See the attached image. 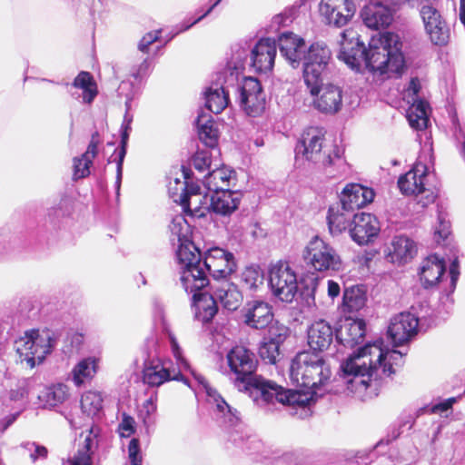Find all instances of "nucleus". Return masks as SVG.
<instances>
[{
	"mask_svg": "<svg viewBox=\"0 0 465 465\" xmlns=\"http://www.w3.org/2000/svg\"><path fill=\"white\" fill-rule=\"evenodd\" d=\"M381 340L368 343L358 350L341 366L347 389L365 401L378 394L380 381L395 372L393 366L403 363V353L384 350Z\"/></svg>",
	"mask_w": 465,
	"mask_h": 465,
	"instance_id": "f257e3e1",
	"label": "nucleus"
},
{
	"mask_svg": "<svg viewBox=\"0 0 465 465\" xmlns=\"http://www.w3.org/2000/svg\"><path fill=\"white\" fill-rule=\"evenodd\" d=\"M229 376L233 386L248 394L257 405L280 403L304 405L310 400L307 394L282 388L274 381L255 373L258 361L255 354L244 346H235L227 355Z\"/></svg>",
	"mask_w": 465,
	"mask_h": 465,
	"instance_id": "f03ea898",
	"label": "nucleus"
},
{
	"mask_svg": "<svg viewBox=\"0 0 465 465\" xmlns=\"http://www.w3.org/2000/svg\"><path fill=\"white\" fill-rule=\"evenodd\" d=\"M181 270V282L185 292H193L209 285L208 274L213 280H227L236 272L237 262L232 252L211 247L202 254L193 243L183 246L177 253Z\"/></svg>",
	"mask_w": 465,
	"mask_h": 465,
	"instance_id": "7ed1b4c3",
	"label": "nucleus"
},
{
	"mask_svg": "<svg viewBox=\"0 0 465 465\" xmlns=\"http://www.w3.org/2000/svg\"><path fill=\"white\" fill-rule=\"evenodd\" d=\"M331 377V369L319 354L303 351L292 359L290 366V378L292 383L299 387L311 390V391H299V393L307 394L310 400L304 405L282 403L295 410L293 414L300 418L307 416L313 394H316V389L322 385ZM294 391L293 390H292Z\"/></svg>",
	"mask_w": 465,
	"mask_h": 465,
	"instance_id": "20e7f679",
	"label": "nucleus"
},
{
	"mask_svg": "<svg viewBox=\"0 0 465 465\" xmlns=\"http://www.w3.org/2000/svg\"><path fill=\"white\" fill-rule=\"evenodd\" d=\"M172 353L175 360H161L156 351V343L152 341L148 349L143 352V381L149 387H159L169 381H182L191 386L183 375V370H189L190 364L183 355V351L173 334H169Z\"/></svg>",
	"mask_w": 465,
	"mask_h": 465,
	"instance_id": "39448f33",
	"label": "nucleus"
},
{
	"mask_svg": "<svg viewBox=\"0 0 465 465\" xmlns=\"http://www.w3.org/2000/svg\"><path fill=\"white\" fill-rule=\"evenodd\" d=\"M324 132L322 128L311 126L305 129L295 146L296 161H308L321 164L327 175L336 177L348 170V164L342 157V151L334 146L331 151L322 152Z\"/></svg>",
	"mask_w": 465,
	"mask_h": 465,
	"instance_id": "423d86ee",
	"label": "nucleus"
},
{
	"mask_svg": "<svg viewBox=\"0 0 465 465\" xmlns=\"http://www.w3.org/2000/svg\"><path fill=\"white\" fill-rule=\"evenodd\" d=\"M402 43L397 34L386 32L372 36L366 49L364 64L371 73L399 74L403 68Z\"/></svg>",
	"mask_w": 465,
	"mask_h": 465,
	"instance_id": "0eeeda50",
	"label": "nucleus"
},
{
	"mask_svg": "<svg viewBox=\"0 0 465 465\" xmlns=\"http://www.w3.org/2000/svg\"><path fill=\"white\" fill-rule=\"evenodd\" d=\"M55 333L48 329H32L25 331L15 341V350L18 354L21 364L29 369L44 362L56 345Z\"/></svg>",
	"mask_w": 465,
	"mask_h": 465,
	"instance_id": "6e6552de",
	"label": "nucleus"
},
{
	"mask_svg": "<svg viewBox=\"0 0 465 465\" xmlns=\"http://www.w3.org/2000/svg\"><path fill=\"white\" fill-rule=\"evenodd\" d=\"M303 260L317 272H337L341 260L335 249L318 236L312 238L303 252Z\"/></svg>",
	"mask_w": 465,
	"mask_h": 465,
	"instance_id": "1a4fd4ad",
	"label": "nucleus"
},
{
	"mask_svg": "<svg viewBox=\"0 0 465 465\" xmlns=\"http://www.w3.org/2000/svg\"><path fill=\"white\" fill-rule=\"evenodd\" d=\"M269 285L280 301L292 302L298 292L297 275L290 262L279 261L269 271Z\"/></svg>",
	"mask_w": 465,
	"mask_h": 465,
	"instance_id": "9d476101",
	"label": "nucleus"
},
{
	"mask_svg": "<svg viewBox=\"0 0 465 465\" xmlns=\"http://www.w3.org/2000/svg\"><path fill=\"white\" fill-rule=\"evenodd\" d=\"M313 97V107L326 114L338 113L342 106V89L333 84H322V78L312 83H305Z\"/></svg>",
	"mask_w": 465,
	"mask_h": 465,
	"instance_id": "9b49d317",
	"label": "nucleus"
},
{
	"mask_svg": "<svg viewBox=\"0 0 465 465\" xmlns=\"http://www.w3.org/2000/svg\"><path fill=\"white\" fill-rule=\"evenodd\" d=\"M428 167L426 164L417 162L413 167L398 179V187L404 195H424L419 203L422 207L434 202V195L426 188Z\"/></svg>",
	"mask_w": 465,
	"mask_h": 465,
	"instance_id": "f8f14e48",
	"label": "nucleus"
},
{
	"mask_svg": "<svg viewBox=\"0 0 465 465\" xmlns=\"http://www.w3.org/2000/svg\"><path fill=\"white\" fill-rule=\"evenodd\" d=\"M241 108L252 117L260 115L265 109V95L260 82L253 77H244L236 87Z\"/></svg>",
	"mask_w": 465,
	"mask_h": 465,
	"instance_id": "ddd939ff",
	"label": "nucleus"
},
{
	"mask_svg": "<svg viewBox=\"0 0 465 465\" xmlns=\"http://www.w3.org/2000/svg\"><path fill=\"white\" fill-rule=\"evenodd\" d=\"M331 59V49L323 42H316L307 48L303 64L304 83H312L321 79Z\"/></svg>",
	"mask_w": 465,
	"mask_h": 465,
	"instance_id": "4468645a",
	"label": "nucleus"
},
{
	"mask_svg": "<svg viewBox=\"0 0 465 465\" xmlns=\"http://www.w3.org/2000/svg\"><path fill=\"white\" fill-rule=\"evenodd\" d=\"M356 11L354 0H321L319 15L322 21L335 27L346 25Z\"/></svg>",
	"mask_w": 465,
	"mask_h": 465,
	"instance_id": "2eb2a0df",
	"label": "nucleus"
},
{
	"mask_svg": "<svg viewBox=\"0 0 465 465\" xmlns=\"http://www.w3.org/2000/svg\"><path fill=\"white\" fill-rule=\"evenodd\" d=\"M424 315L418 316L411 312H401L391 318L388 327V334L394 346H400L409 341L417 334L420 322Z\"/></svg>",
	"mask_w": 465,
	"mask_h": 465,
	"instance_id": "dca6fc26",
	"label": "nucleus"
},
{
	"mask_svg": "<svg viewBox=\"0 0 465 465\" xmlns=\"http://www.w3.org/2000/svg\"><path fill=\"white\" fill-rule=\"evenodd\" d=\"M340 46L338 58L352 70H360L364 63L366 47L352 30L341 33Z\"/></svg>",
	"mask_w": 465,
	"mask_h": 465,
	"instance_id": "f3484780",
	"label": "nucleus"
},
{
	"mask_svg": "<svg viewBox=\"0 0 465 465\" xmlns=\"http://www.w3.org/2000/svg\"><path fill=\"white\" fill-rule=\"evenodd\" d=\"M183 371H189L195 381L203 386L204 389L210 402L215 405V413L221 422L230 427L236 426L239 422V417L237 411L232 408L224 401V399L217 392V391L212 388L205 378L194 371L191 367L189 370H183Z\"/></svg>",
	"mask_w": 465,
	"mask_h": 465,
	"instance_id": "a211bd4d",
	"label": "nucleus"
},
{
	"mask_svg": "<svg viewBox=\"0 0 465 465\" xmlns=\"http://www.w3.org/2000/svg\"><path fill=\"white\" fill-rule=\"evenodd\" d=\"M420 13L430 41L437 45L447 44L450 29L433 4L423 5Z\"/></svg>",
	"mask_w": 465,
	"mask_h": 465,
	"instance_id": "6ab92c4d",
	"label": "nucleus"
},
{
	"mask_svg": "<svg viewBox=\"0 0 465 465\" xmlns=\"http://www.w3.org/2000/svg\"><path fill=\"white\" fill-rule=\"evenodd\" d=\"M242 67V63H233L235 74H238V70ZM234 80H237V75L234 76V73L231 72L230 77L224 80L223 84L219 85L215 84L206 89L204 93L205 106L210 112L216 114H220L228 105L230 87H233L232 84Z\"/></svg>",
	"mask_w": 465,
	"mask_h": 465,
	"instance_id": "aec40b11",
	"label": "nucleus"
},
{
	"mask_svg": "<svg viewBox=\"0 0 465 465\" xmlns=\"http://www.w3.org/2000/svg\"><path fill=\"white\" fill-rule=\"evenodd\" d=\"M380 223L377 218L366 213H355L352 216L350 236L359 245L368 244L376 238L380 232Z\"/></svg>",
	"mask_w": 465,
	"mask_h": 465,
	"instance_id": "412c9836",
	"label": "nucleus"
},
{
	"mask_svg": "<svg viewBox=\"0 0 465 465\" xmlns=\"http://www.w3.org/2000/svg\"><path fill=\"white\" fill-rule=\"evenodd\" d=\"M281 55L293 68L300 66L307 50L305 41L292 32L282 33L278 38Z\"/></svg>",
	"mask_w": 465,
	"mask_h": 465,
	"instance_id": "4be33fe9",
	"label": "nucleus"
},
{
	"mask_svg": "<svg viewBox=\"0 0 465 465\" xmlns=\"http://www.w3.org/2000/svg\"><path fill=\"white\" fill-rule=\"evenodd\" d=\"M385 0L381 2L370 3L361 11V18L364 25L371 29L388 27L393 21L395 9Z\"/></svg>",
	"mask_w": 465,
	"mask_h": 465,
	"instance_id": "5701e85b",
	"label": "nucleus"
},
{
	"mask_svg": "<svg viewBox=\"0 0 465 465\" xmlns=\"http://www.w3.org/2000/svg\"><path fill=\"white\" fill-rule=\"evenodd\" d=\"M243 322L252 329H263L273 319L272 306L260 300L249 301L242 309Z\"/></svg>",
	"mask_w": 465,
	"mask_h": 465,
	"instance_id": "b1692460",
	"label": "nucleus"
},
{
	"mask_svg": "<svg viewBox=\"0 0 465 465\" xmlns=\"http://www.w3.org/2000/svg\"><path fill=\"white\" fill-rule=\"evenodd\" d=\"M277 45L271 38L257 42L251 52V65L258 73L270 72L274 65Z\"/></svg>",
	"mask_w": 465,
	"mask_h": 465,
	"instance_id": "393cba45",
	"label": "nucleus"
},
{
	"mask_svg": "<svg viewBox=\"0 0 465 465\" xmlns=\"http://www.w3.org/2000/svg\"><path fill=\"white\" fill-rule=\"evenodd\" d=\"M374 195V192L371 188L359 183L347 184L340 196L341 209L346 212H353L355 209L362 208L373 201Z\"/></svg>",
	"mask_w": 465,
	"mask_h": 465,
	"instance_id": "a878e982",
	"label": "nucleus"
},
{
	"mask_svg": "<svg viewBox=\"0 0 465 465\" xmlns=\"http://www.w3.org/2000/svg\"><path fill=\"white\" fill-rule=\"evenodd\" d=\"M386 259L397 264L410 262L417 252V247L413 240L406 235H396L387 244L385 250Z\"/></svg>",
	"mask_w": 465,
	"mask_h": 465,
	"instance_id": "bb28decb",
	"label": "nucleus"
},
{
	"mask_svg": "<svg viewBox=\"0 0 465 465\" xmlns=\"http://www.w3.org/2000/svg\"><path fill=\"white\" fill-rule=\"evenodd\" d=\"M242 193L230 189L218 190L213 192L210 198V204L204 210L211 209L213 213L221 215H230L239 206Z\"/></svg>",
	"mask_w": 465,
	"mask_h": 465,
	"instance_id": "cd10ccee",
	"label": "nucleus"
},
{
	"mask_svg": "<svg viewBox=\"0 0 465 465\" xmlns=\"http://www.w3.org/2000/svg\"><path fill=\"white\" fill-rule=\"evenodd\" d=\"M183 175L186 183V204H183V209L186 213L193 215L202 216L204 215V205L207 204V193L202 191L201 186L197 183L189 182V171L183 167Z\"/></svg>",
	"mask_w": 465,
	"mask_h": 465,
	"instance_id": "c85d7f7f",
	"label": "nucleus"
},
{
	"mask_svg": "<svg viewBox=\"0 0 465 465\" xmlns=\"http://www.w3.org/2000/svg\"><path fill=\"white\" fill-rule=\"evenodd\" d=\"M308 343L313 351L327 350L335 336V331L329 322L319 320L311 324L308 329Z\"/></svg>",
	"mask_w": 465,
	"mask_h": 465,
	"instance_id": "c756f323",
	"label": "nucleus"
},
{
	"mask_svg": "<svg viewBox=\"0 0 465 465\" xmlns=\"http://www.w3.org/2000/svg\"><path fill=\"white\" fill-rule=\"evenodd\" d=\"M366 331L365 322L361 319H346L335 331L337 341L345 346L353 347L362 341Z\"/></svg>",
	"mask_w": 465,
	"mask_h": 465,
	"instance_id": "7c9ffc66",
	"label": "nucleus"
},
{
	"mask_svg": "<svg viewBox=\"0 0 465 465\" xmlns=\"http://www.w3.org/2000/svg\"><path fill=\"white\" fill-rule=\"evenodd\" d=\"M203 289L193 292H186L192 293L193 306L195 309V317L203 323L210 322L218 312L217 301L214 295L202 292Z\"/></svg>",
	"mask_w": 465,
	"mask_h": 465,
	"instance_id": "2f4dec72",
	"label": "nucleus"
},
{
	"mask_svg": "<svg viewBox=\"0 0 465 465\" xmlns=\"http://www.w3.org/2000/svg\"><path fill=\"white\" fill-rule=\"evenodd\" d=\"M97 434L93 429L81 433L79 448L76 453L70 458L69 465H92V455L98 447Z\"/></svg>",
	"mask_w": 465,
	"mask_h": 465,
	"instance_id": "473e14b6",
	"label": "nucleus"
},
{
	"mask_svg": "<svg viewBox=\"0 0 465 465\" xmlns=\"http://www.w3.org/2000/svg\"><path fill=\"white\" fill-rule=\"evenodd\" d=\"M445 263L442 259L432 254L428 256L420 269V278L425 288L435 285L445 272Z\"/></svg>",
	"mask_w": 465,
	"mask_h": 465,
	"instance_id": "72a5a7b5",
	"label": "nucleus"
},
{
	"mask_svg": "<svg viewBox=\"0 0 465 465\" xmlns=\"http://www.w3.org/2000/svg\"><path fill=\"white\" fill-rule=\"evenodd\" d=\"M213 295L223 308L234 312L240 308L242 303L243 296L238 287L232 283L226 282L222 286L215 288Z\"/></svg>",
	"mask_w": 465,
	"mask_h": 465,
	"instance_id": "f704fd0d",
	"label": "nucleus"
},
{
	"mask_svg": "<svg viewBox=\"0 0 465 465\" xmlns=\"http://www.w3.org/2000/svg\"><path fill=\"white\" fill-rule=\"evenodd\" d=\"M72 86L82 90V94L72 93L74 99H82L83 104H91L98 94L97 84L93 75L86 71L80 72L72 83Z\"/></svg>",
	"mask_w": 465,
	"mask_h": 465,
	"instance_id": "c9c22d12",
	"label": "nucleus"
},
{
	"mask_svg": "<svg viewBox=\"0 0 465 465\" xmlns=\"http://www.w3.org/2000/svg\"><path fill=\"white\" fill-rule=\"evenodd\" d=\"M70 396L69 388L64 383L53 384L45 388L38 395L39 405L45 409H54L62 405Z\"/></svg>",
	"mask_w": 465,
	"mask_h": 465,
	"instance_id": "e433bc0d",
	"label": "nucleus"
},
{
	"mask_svg": "<svg viewBox=\"0 0 465 465\" xmlns=\"http://www.w3.org/2000/svg\"><path fill=\"white\" fill-rule=\"evenodd\" d=\"M199 139L208 147L213 148L218 142V129L211 114L201 112L196 120Z\"/></svg>",
	"mask_w": 465,
	"mask_h": 465,
	"instance_id": "4c0bfd02",
	"label": "nucleus"
},
{
	"mask_svg": "<svg viewBox=\"0 0 465 465\" xmlns=\"http://www.w3.org/2000/svg\"><path fill=\"white\" fill-rule=\"evenodd\" d=\"M234 172L226 168H216L209 171L203 178V184L207 192L229 189L230 181Z\"/></svg>",
	"mask_w": 465,
	"mask_h": 465,
	"instance_id": "58836bf2",
	"label": "nucleus"
},
{
	"mask_svg": "<svg viewBox=\"0 0 465 465\" xmlns=\"http://www.w3.org/2000/svg\"><path fill=\"white\" fill-rule=\"evenodd\" d=\"M169 230L171 232V241L173 244L175 245L177 243L178 245L176 254L183 246H187L189 243H193L188 239L190 226L182 214H177L173 218L169 225Z\"/></svg>",
	"mask_w": 465,
	"mask_h": 465,
	"instance_id": "ea45409f",
	"label": "nucleus"
},
{
	"mask_svg": "<svg viewBox=\"0 0 465 465\" xmlns=\"http://www.w3.org/2000/svg\"><path fill=\"white\" fill-rule=\"evenodd\" d=\"M98 359L87 357L81 360L73 369V381L76 386H81L85 381L91 380L96 373Z\"/></svg>",
	"mask_w": 465,
	"mask_h": 465,
	"instance_id": "a19ab883",
	"label": "nucleus"
},
{
	"mask_svg": "<svg viewBox=\"0 0 465 465\" xmlns=\"http://www.w3.org/2000/svg\"><path fill=\"white\" fill-rule=\"evenodd\" d=\"M366 292L362 286H351L344 290L342 305L347 312H358L365 306Z\"/></svg>",
	"mask_w": 465,
	"mask_h": 465,
	"instance_id": "79ce46f5",
	"label": "nucleus"
},
{
	"mask_svg": "<svg viewBox=\"0 0 465 465\" xmlns=\"http://www.w3.org/2000/svg\"><path fill=\"white\" fill-rule=\"evenodd\" d=\"M97 153V143L92 141L87 150L80 157L74 158V179H81L89 175L90 166Z\"/></svg>",
	"mask_w": 465,
	"mask_h": 465,
	"instance_id": "37998d69",
	"label": "nucleus"
},
{
	"mask_svg": "<svg viewBox=\"0 0 465 465\" xmlns=\"http://www.w3.org/2000/svg\"><path fill=\"white\" fill-rule=\"evenodd\" d=\"M428 107L429 104L425 101L413 99V104L407 112V118L412 128L422 130L427 127L429 122Z\"/></svg>",
	"mask_w": 465,
	"mask_h": 465,
	"instance_id": "c03bdc74",
	"label": "nucleus"
},
{
	"mask_svg": "<svg viewBox=\"0 0 465 465\" xmlns=\"http://www.w3.org/2000/svg\"><path fill=\"white\" fill-rule=\"evenodd\" d=\"M351 212H346L341 209V212L333 207H330L328 211V227L331 234L337 235L346 229L350 230L351 223Z\"/></svg>",
	"mask_w": 465,
	"mask_h": 465,
	"instance_id": "a18cd8bd",
	"label": "nucleus"
},
{
	"mask_svg": "<svg viewBox=\"0 0 465 465\" xmlns=\"http://www.w3.org/2000/svg\"><path fill=\"white\" fill-rule=\"evenodd\" d=\"M131 130L121 129V148L115 151V157L113 162L116 163V180H115V190L116 195L119 196L122 177H123V163L126 154V146L129 139Z\"/></svg>",
	"mask_w": 465,
	"mask_h": 465,
	"instance_id": "49530a36",
	"label": "nucleus"
},
{
	"mask_svg": "<svg viewBox=\"0 0 465 465\" xmlns=\"http://www.w3.org/2000/svg\"><path fill=\"white\" fill-rule=\"evenodd\" d=\"M118 95L125 97V114L121 126L123 130H132L131 124L133 115L130 114L132 108V101L134 99L133 84L130 82H122L118 87Z\"/></svg>",
	"mask_w": 465,
	"mask_h": 465,
	"instance_id": "de8ad7c7",
	"label": "nucleus"
},
{
	"mask_svg": "<svg viewBox=\"0 0 465 465\" xmlns=\"http://www.w3.org/2000/svg\"><path fill=\"white\" fill-rule=\"evenodd\" d=\"M264 275L257 265L247 266L241 274V282L246 289L256 291L262 285Z\"/></svg>",
	"mask_w": 465,
	"mask_h": 465,
	"instance_id": "09e8293b",
	"label": "nucleus"
},
{
	"mask_svg": "<svg viewBox=\"0 0 465 465\" xmlns=\"http://www.w3.org/2000/svg\"><path fill=\"white\" fill-rule=\"evenodd\" d=\"M103 407V398L97 391H86L81 398V408L89 416L96 415Z\"/></svg>",
	"mask_w": 465,
	"mask_h": 465,
	"instance_id": "8fccbe9b",
	"label": "nucleus"
},
{
	"mask_svg": "<svg viewBox=\"0 0 465 465\" xmlns=\"http://www.w3.org/2000/svg\"><path fill=\"white\" fill-rule=\"evenodd\" d=\"M190 164L199 173L211 171L212 153L209 149L198 150L192 157Z\"/></svg>",
	"mask_w": 465,
	"mask_h": 465,
	"instance_id": "3c124183",
	"label": "nucleus"
},
{
	"mask_svg": "<svg viewBox=\"0 0 465 465\" xmlns=\"http://www.w3.org/2000/svg\"><path fill=\"white\" fill-rule=\"evenodd\" d=\"M168 193L174 203L183 206L186 204V183L185 180L181 181L179 178H174L170 181L168 185Z\"/></svg>",
	"mask_w": 465,
	"mask_h": 465,
	"instance_id": "603ef678",
	"label": "nucleus"
},
{
	"mask_svg": "<svg viewBox=\"0 0 465 465\" xmlns=\"http://www.w3.org/2000/svg\"><path fill=\"white\" fill-rule=\"evenodd\" d=\"M279 349L277 341H271L265 338L259 348V354L267 363L274 364L280 355Z\"/></svg>",
	"mask_w": 465,
	"mask_h": 465,
	"instance_id": "864d4df0",
	"label": "nucleus"
},
{
	"mask_svg": "<svg viewBox=\"0 0 465 465\" xmlns=\"http://www.w3.org/2000/svg\"><path fill=\"white\" fill-rule=\"evenodd\" d=\"M450 233V222L447 218V214L440 212L438 214V224L434 231V240L440 244Z\"/></svg>",
	"mask_w": 465,
	"mask_h": 465,
	"instance_id": "5fc2aeb1",
	"label": "nucleus"
},
{
	"mask_svg": "<svg viewBox=\"0 0 465 465\" xmlns=\"http://www.w3.org/2000/svg\"><path fill=\"white\" fill-rule=\"evenodd\" d=\"M21 447L28 453L33 462L38 460H45L48 454V450L45 446L35 442L26 441L22 443Z\"/></svg>",
	"mask_w": 465,
	"mask_h": 465,
	"instance_id": "6e6d98bb",
	"label": "nucleus"
},
{
	"mask_svg": "<svg viewBox=\"0 0 465 465\" xmlns=\"http://www.w3.org/2000/svg\"><path fill=\"white\" fill-rule=\"evenodd\" d=\"M128 459L131 465H142L140 441L136 438H133L128 444Z\"/></svg>",
	"mask_w": 465,
	"mask_h": 465,
	"instance_id": "4d7b16f0",
	"label": "nucleus"
},
{
	"mask_svg": "<svg viewBox=\"0 0 465 465\" xmlns=\"http://www.w3.org/2000/svg\"><path fill=\"white\" fill-rule=\"evenodd\" d=\"M288 334V329L283 325H272L269 328L268 340L271 341H277L278 345H281L286 339Z\"/></svg>",
	"mask_w": 465,
	"mask_h": 465,
	"instance_id": "13d9d810",
	"label": "nucleus"
},
{
	"mask_svg": "<svg viewBox=\"0 0 465 465\" xmlns=\"http://www.w3.org/2000/svg\"><path fill=\"white\" fill-rule=\"evenodd\" d=\"M161 33V30H157L144 35L138 43V50L143 54H147L150 45L160 39Z\"/></svg>",
	"mask_w": 465,
	"mask_h": 465,
	"instance_id": "bf43d9fd",
	"label": "nucleus"
},
{
	"mask_svg": "<svg viewBox=\"0 0 465 465\" xmlns=\"http://www.w3.org/2000/svg\"><path fill=\"white\" fill-rule=\"evenodd\" d=\"M134 420L124 414L123 420L118 427V431L121 437L128 438L134 432Z\"/></svg>",
	"mask_w": 465,
	"mask_h": 465,
	"instance_id": "052dcab7",
	"label": "nucleus"
},
{
	"mask_svg": "<svg viewBox=\"0 0 465 465\" xmlns=\"http://www.w3.org/2000/svg\"><path fill=\"white\" fill-rule=\"evenodd\" d=\"M222 0H216L202 15H200L198 18L194 19L193 21L192 22H189V23H186V22H183V25H182V27L176 32L174 33L173 35H172L167 41H170L172 38H173L176 35H178L179 33L181 32H183V31H186L188 29H190L193 25H194L195 24H197L198 22H200L202 19H203L205 16H207L213 10V8L219 5V3L221 2Z\"/></svg>",
	"mask_w": 465,
	"mask_h": 465,
	"instance_id": "680f3d73",
	"label": "nucleus"
},
{
	"mask_svg": "<svg viewBox=\"0 0 465 465\" xmlns=\"http://www.w3.org/2000/svg\"><path fill=\"white\" fill-rule=\"evenodd\" d=\"M150 65L148 57L144 58L138 66L133 67L131 72L132 76L135 79H142L149 74Z\"/></svg>",
	"mask_w": 465,
	"mask_h": 465,
	"instance_id": "e2e57ef3",
	"label": "nucleus"
},
{
	"mask_svg": "<svg viewBox=\"0 0 465 465\" xmlns=\"http://www.w3.org/2000/svg\"><path fill=\"white\" fill-rule=\"evenodd\" d=\"M230 440L236 446L242 448V450H250L251 447L249 445L247 446H244L245 445V441L246 443L250 440V437H246L244 438L243 436L240 435V432L239 430H234L232 432H231L230 434Z\"/></svg>",
	"mask_w": 465,
	"mask_h": 465,
	"instance_id": "0e129e2a",
	"label": "nucleus"
},
{
	"mask_svg": "<svg viewBox=\"0 0 465 465\" xmlns=\"http://www.w3.org/2000/svg\"><path fill=\"white\" fill-rule=\"evenodd\" d=\"M455 401V398L447 399L440 403L434 404L430 411L431 413H441L447 411L452 407Z\"/></svg>",
	"mask_w": 465,
	"mask_h": 465,
	"instance_id": "69168bd1",
	"label": "nucleus"
},
{
	"mask_svg": "<svg viewBox=\"0 0 465 465\" xmlns=\"http://www.w3.org/2000/svg\"><path fill=\"white\" fill-rule=\"evenodd\" d=\"M450 285H451V289L453 291L456 287V283H457V281H458V278L460 275L459 263H458L457 259H455L450 266Z\"/></svg>",
	"mask_w": 465,
	"mask_h": 465,
	"instance_id": "338daca9",
	"label": "nucleus"
},
{
	"mask_svg": "<svg viewBox=\"0 0 465 465\" xmlns=\"http://www.w3.org/2000/svg\"><path fill=\"white\" fill-rule=\"evenodd\" d=\"M327 286H328V295L330 298L334 299L340 295L341 288H340V285L336 282H334L332 280H329L327 282Z\"/></svg>",
	"mask_w": 465,
	"mask_h": 465,
	"instance_id": "774afa93",
	"label": "nucleus"
}]
</instances>
